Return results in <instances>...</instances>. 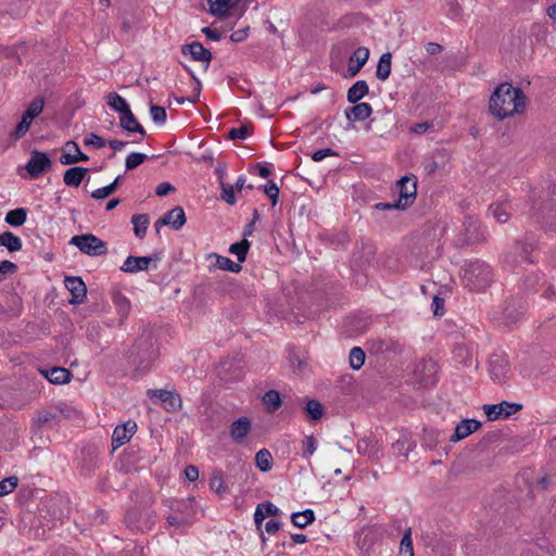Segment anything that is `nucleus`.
Returning a JSON list of instances; mask_svg holds the SVG:
<instances>
[{
  "label": "nucleus",
  "instance_id": "nucleus-1",
  "mask_svg": "<svg viewBox=\"0 0 556 556\" xmlns=\"http://www.w3.org/2000/svg\"><path fill=\"white\" fill-rule=\"evenodd\" d=\"M526 108L523 91L509 83L498 85L490 97L489 110L498 121L520 114Z\"/></svg>",
  "mask_w": 556,
  "mask_h": 556
},
{
  "label": "nucleus",
  "instance_id": "nucleus-2",
  "mask_svg": "<svg viewBox=\"0 0 556 556\" xmlns=\"http://www.w3.org/2000/svg\"><path fill=\"white\" fill-rule=\"evenodd\" d=\"M128 363L134 367L132 379L140 378L146 374L153 361V343L150 336L136 340L132 350L127 355Z\"/></svg>",
  "mask_w": 556,
  "mask_h": 556
},
{
  "label": "nucleus",
  "instance_id": "nucleus-3",
  "mask_svg": "<svg viewBox=\"0 0 556 556\" xmlns=\"http://www.w3.org/2000/svg\"><path fill=\"white\" fill-rule=\"evenodd\" d=\"M463 281L471 291H483L493 281V273L489 264L475 260L464 267Z\"/></svg>",
  "mask_w": 556,
  "mask_h": 556
},
{
  "label": "nucleus",
  "instance_id": "nucleus-4",
  "mask_svg": "<svg viewBox=\"0 0 556 556\" xmlns=\"http://www.w3.org/2000/svg\"><path fill=\"white\" fill-rule=\"evenodd\" d=\"M394 190L399 193V199L395 201V206L399 211H406L413 205L417 197V178L415 175H405L401 177Z\"/></svg>",
  "mask_w": 556,
  "mask_h": 556
},
{
  "label": "nucleus",
  "instance_id": "nucleus-5",
  "mask_svg": "<svg viewBox=\"0 0 556 556\" xmlns=\"http://www.w3.org/2000/svg\"><path fill=\"white\" fill-rule=\"evenodd\" d=\"M80 475L91 477L101 465L100 451L96 445L84 446L75 458Z\"/></svg>",
  "mask_w": 556,
  "mask_h": 556
},
{
  "label": "nucleus",
  "instance_id": "nucleus-6",
  "mask_svg": "<svg viewBox=\"0 0 556 556\" xmlns=\"http://www.w3.org/2000/svg\"><path fill=\"white\" fill-rule=\"evenodd\" d=\"M70 244L77 247L83 253L90 256L104 255L108 252L106 243L92 233L72 237Z\"/></svg>",
  "mask_w": 556,
  "mask_h": 556
},
{
  "label": "nucleus",
  "instance_id": "nucleus-7",
  "mask_svg": "<svg viewBox=\"0 0 556 556\" xmlns=\"http://www.w3.org/2000/svg\"><path fill=\"white\" fill-rule=\"evenodd\" d=\"M488 365L489 375L494 382L503 384L508 380L510 365L505 353L491 354Z\"/></svg>",
  "mask_w": 556,
  "mask_h": 556
},
{
  "label": "nucleus",
  "instance_id": "nucleus-8",
  "mask_svg": "<svg viewBox=\"0 0 556 556\" xmlns=\"http://www.w3.org/2000/svg\"><path fill=\"white\" fill-rule=\"evenodd\" d=\"M147 395L153 403L161 404L162 407L169 413L178 412L182 406L180 395L174 391L149 389Z\"/></svg>",
  "mask_w": 556,
  "mask_h": 556
},
{
  "label": "nucleus",
  "instance_id": "nucleus-9",
  "mask_svg": "<svg viewBox=\"0 0 556 556\" xmlns=\"http://www.w3.org/2000/svg\"><path fill=\"white\" fill-rule=\"evenodd\" d=\"M51 160L45 152L34 150L30 153V157L25 166L30 178L36 179L43 173H47L51 168Z\"/></svg>",
  "mask_w": 556,
  "mask_h": 556
},
{
  "label": "nucleus",
  "instance_id": "nucleus-10",
  "mask_svg": "<svg viewBox=\"0 0 556 556\" xmlns=\"http://www.w3.org/2000/svg\"><path fill=\"white\" fill-rule=\"evenodd\" d=\"M533 251V247L531 243L516 241L515 244L510 248V250L506 253L505 260L513 266H518L523 263H533L531 258V253Z\"/></svg>",
  "mask_w": 556,
  "mask_h": 556
},
{
  "label": "nucleus",
  "instance_id": "nucleus-11",
  "mask_svg": "<svg viewBox=\"0 0 556 556\" xmlns=\"http://www.w3.org/2000/svg\"><path fill=\"white\" fill-rule=\"evenodd\" d=\"M522 408V405L519 403H510L503 401L498 404H485L483 405L484 414L488 419L493 421L498 418H508L513 414L519 412Z\"/></svg>",
  "mask_w": 556,
  "mask_h": 556
},
{
  "label": "nucleus",
  "instance_id": "nucleus-12",
  "mask_svg": "<svg viewBox=\"0 0 556 556\" xmlns=\"http://www.w3.org/2000/svg\"><path fill=\"white\" fill-rule=\"evenodd\" d=\"M160 260L161 256L157 253L149 256L129 255L121 266V270L127 274H136L138 271L148 270L152 262H157Z\"/></svg>",
  "mask_w": 556,
  "mask_h": 556
},
{
  "label": "nucleus",
  "instance_id": "nucleus-13",
  "mask_svg": "<svg viewBox=\"0 0 556 556\" xmlns=\"http://www.w3.org/2000/svg\"><path fill=\"white\" fill-rule=\"evenodd\" d=\"M64 285L72 295L68 300L70 304L77 305L85 302L87 298V287L81 277H66L64 279Z\"/></svg>",
  "mask_w": 556,
  "mask_h": 556
},
{
  "label": "nucleus",
  "instance_id": "nucleus-14",
  "mask_svg": "<svg viewBox=\"0 0 556 556\" xmlns=\"http://www.w3.org/2000/svg\"><path fill=\"white\" fill-rule=\"evenodd\" d=\"M252 430V421L249 417L237 418L229 426V435L235 444H242Z\"/></svg>",
  "mask_w": 556,
  "mask_h": 556
},
{
  "label": "nucleus",
  "instance_id": "nucleus-15",
  "mask_svg": "<svg viewBox=\"0 0 556 556\" xmlns=\"http://www.w3.org/2000/svg\"><path fill=\"white\" fill-rule=\"evenodd\" d=\"M181 53L184 55H190L192 61L205 63V68L208 67L213 59L212 52L204 48V46L199 41H192L191 43L181 46Z\"/></svg>",
  "mask_w": 556,
  "mask_h": 556
},
{
  "label": "nucleus",
  "instance_id": "nucleus-16",
  "mask_svg": "<svg viewBox=\"0 0 556 556\" xmlns=\"http://www.w3.org/2000/svg\"><path fill=\"white\" fill-rule=\"evenodd\" d=\"M136 430L137 424L132 420H127L123 425L116 426L112 434L113 450L126 444L131 439Z\"/></svg>",
  "mask_w": 556,
  "mask_h": 556
},
{
  "label": "nucleus",
  "instance_id": "nucleus-17",
  "mask_svg": "<svg viewBox=\"0 0 556 556\" xmlns=\"http://www.w3.org/2000/svg\"><path fill=\"white\" fill-rule=\"evenodd\" d=\"M155 513L148 514L146 520H141V513L137 509H130L125 515V523L128 528L144 531L150 530L154 525Z\"/></svg>",
  "mask_w": 556,
  "mask_h": 556
},
{
  "label": "nucleus",
  "instance_id": "nucleus-18",
  "mask_svg": "<svg viewBox=\"0 0 556 556\" xmlns=\"http://www.w3.org/2000/svg\"><path fill=\"white\" fill-rule=\"evenodd\" d=\"M88 160L89 156L80 151L79 146L75 141L71 140L63 147L60 163L63 165H72L78 162H87Z\"/></svg>",
  "mask_w": 556,
  "mask_h": 556
},
{
  "label": "nucleus",
  "instance_id": "nucleus-19",
  "mask_svg": "<svg viewBox=\"0 0 556 556\" xmlns=\"http://www.w3.org/2000/svg\"><path fill=\"white\" fill-rule=\"evenodd\" d=\"M356 450L359 455L367 456L371 459H378L380 457L382 446L374 435H368L357 441Z\"/></svg>",
  "mask_w": 556,
  "mask_h": 556
},
{
  "label": "nucleus",
  "instance_id": "nucleus-20",
  "mask_svg": "<svg viewBox=\"0 0 556 556\" xmlns=\"http://www.w3.org/2000/svg\"><path fill=\"white\" fill-rule=\"evenodd\" d=\"M372 113V108L367 102L355 103L353 106L348 108L344 112L346 119L350 122L346 129L354 127V122H363L367 119Z\"/></svg>",
  "mask_w": 556,
  "mask_h": 556
},
{
  "label": "nucleus",
  "instance_id": "nucleus-21",
  "mask_svg": "<svg viewBox=\"0 0 556 556\" xmlns=\"http://www.w3.org/2000/svg\"><path fill=\"white\" fill-rule=\"evenodd\" d=\"M279 514H280L279 508L277 506H275L273 503H270V502L260 503L256 506V509L254 511V522H255L256 528L260 531H262L261 528H262V523H263L264 519L268 516H278ZM261 538L264 542L265 536H264L263 532H261Z\"/></svg>",
  "mask_w": 556,
  "mask_h": 556
},
{
  "label": "nucleus",
  "instance_id": "nucleus-22",
  "mask_svg": "<svg viewBox=\"0 0 556 556\" xmlns=\"http://www.w3.org/2000/svg\"><path fill=\"white\" fill-rule=\"evenodd\" d=\"M161 224H166L174 230H180L186 224V214L181 206L177 205L161 217Z\"/></svg>",
  "mask_w": 556,
  "mask_h": 556
},
{
  "label": "nucleus",
  "instance_id": "nucleus-23",
  "mask_svg": "<svg viewBox=\"0 0 556 556\" xmlns=\"http://www.w3.org/2000/svg\"><path fill=\"white\" fill-rule=\"evenodd\" d=\"M369 58V50L366 47H358L350 56L348 72L351 77L358 74Z\"/></svg>",
  "mask_w": 556,
  "mask_h": 556
},
{
  "label": "nucleus",
  "instance_id": "nucleus-24",
  "mask_svg": "<svg viewBox=\"0 0 556 556\" xmlns=\"http://www.w3.org/2000/svg\"><path fill=\"white\" fill-rule=\"evenodd\" d=\"M481 426L480 421L476 419H463L455 427L454 433L451 437V441H460L471 433H473Z\"/></svg>",
  "mask_w": 556,
  "mask_h": 556
},
{
  "label": "nucleus",
  "instance_id": "nucleus-25",
  "mask_svg": "<svg viewBox=\"0 0 556 556\" xmlns=\"http://www.w3.org/2000/svg\"><path fill=\"white\" fill-rule=\"evenodd\" d=\"M241 0H207L210 13L219 17H227Z\"/></svg>",
  "mask_w": 556,
  "mask_h": 556
},
{
  "label": "nucleus",
  "instance_id": "nucleus-26",
  "mask_svg": "<svg viewBox=\"0 0 556 556\" xmlns=\"http://www.w3.org/2000/svg\"><path fill=\"white\" fill-rule=\"evenodd\" d=\"M88 168L80 166H73L65 170L63 175V182L67 187L77 188L85 179Z\"/></svg>",
  "mask_w": 556,
  "mask_h": 556
},
{
  "label": "nucleus",
  "instance_id": "nucleus-27",
  "mask_svg": "<svg viewBox=\"0 0 556 556\" xmlns=\"http://www.w3.org/2000/svg\"><path fill=\"white\" fill-rule=\"evenodd\" d=\"M119 126L128 132H138L141 136L146 135L144 128L138 123L131 110L121 114Z\"/></svg>",
  "mask_w": 556,
  "mask_h": 556
},
{
  "label": "nucleus",
  "instance_id": "nucleus-28",
  "mask_svg": "<svg viewBox=\"0 0 556 556\" xmlns=\"http://www.w3.org/2000/svg\"><path fill=\"white\" fill-rule=\"evenodd\" d=\"M22 313V303L18 296H12L5 304L0 303V320L17 317Z\"/></svg>",
  "mask_w": 556,
  "mask_h": 556
},
{
  "label": "nucleus",
  "instance_id": "nucleus-29",
  "mask_svg": "<svg viewBox=\"0 0 556 556\" xmlns=\"http://www.w3.org/2000/svg\"><path fill=\"white\" fill-rule=\"evenodd\" d=\"M369 92V87L365 80L355 81L348 90L346 100L351 104L357 103Z\"/></svg>",
  "mask_w": 556,
  "mask_h": 556
},
{
  "label": "nucleus",
  "instance_id": "nucleus-30",
  "mask_svg": "<svg viewBox=\"0 0 556 556\" xmlns=\"http://www.w3.org/2000/svg\"><path fill=\"white\" fill-rule=\"evenodd\" d=\"M415 446V441H413L408 434H403L392 444V450L396 455L407 458L409 452L413 451Z\"/></svg>",
  "mask_w": 556,
  "mask_h": 556
},
{
  "label": "nucleus",
  "instance_id": "nucleus-31",
  "mask_svg": "<svg viewBox=\"0 0 556 556\" xmlns=\"http://www.w3.org/2000/svg\"><path fill=\"white\" fill-rule=\"evenodd\" d=\"M45 376L53 384H63L71 380L72 372L63 367H52L45 372Z\"/></svg>",
  "mask_w": 556,
  "mask_h": 556
},
{
  "label": "nucleus",
  "instance_id": "nucleus-32",
  "mask_svg": "<svg viewBox=\"0 0 556 556\" xmlns=\"http://www.w3.org/2000/svg\"><path fill=\"white\" fill-rule=\"evenodd\" d=\"M0 247H5L9 252H17L22 249L23 243L18 236L11 231L0 233Z\"/></svg>",
  "mask_w": 556,
  "mask_h": 556
},
{
  "label": "nucleus",
  "instance_id": "nucleus-33",
  "mask_svg": "<svg viewBox=\"0 0 556 556\" xmlns=\"http://www.w3.org/2000/svg\"><path fill=\"white\" fill-rule=\"evenodd\" d=\"M315 520V513L313 509L307 508L303 511H296L291 515V522L294 527L305 528Z\"/></svg>",
  "mask_w": 556,
  "mask_h": 556
},
{
  "label": "nucleus",
  "instance_id": "nucleus-34",
  "mask_svg": "<svg viewBox=\"0 0 556 556\" xmlns=\"http://www.w3.org/2000/svg\"><path fill=\"white\" fill-rule=\"evenodd\" d=\"M185 70L190 74L193 83H194V87H193V96L191 97H176L175 100L178 104H184L186 101L188 102H191V103H195L199 101V98H200V93H201V88H202V85H201V81L200 79L195 76L194 72L184 65Z\"/></svg>",
  "mask_w": 556,
  "mask_h": 556
},
{
  "label": "nucleus",
  "instance_id": "nucleus-35",
  "mask_svg": "<svg viewBox=\"0 0 556 556\" xmlns=\"http://www.w3.org/2000/svg\"><path fill=\"white\" fill-rule=\"evenodd\" d=\"M210 256L215 257V260H216L215 267H217L219 269L227 270V271L235 273V274L240 273L242 269L241 264L231 261L227 256H223V255H219L216 253H213Z\"/></svg>",
  "mask_w": 556,
  "mask_h": 556
},
{
  "label": "nucleus",
  "instance_id": "nucleus-36",
  "mask_svg": "<svg viewBox=\"0 0 556 556\" xmlns=\"http://www.w3.org/2000/svg\"><path fill=\"white\" fill-rule=\"evenodd\" d=\"M106 104L113 109L114 111L118 112L119 114H123L130 110L129 104L127 101L117 92H110L106 97Z\"/></svg>",
  "mask_w": 556,
  "mask_h": 556
},
{
  "label": "nucleus",
  "instance_id": "nucleus-37",
  "mask_svg": "<svg viewBox=\"0 0 556 556\" xmlns=\"http://www.w3.org/2000/svg\"><path fill=\"white\" fill-rule=\"evenodd\" d=\"M112 300H113L116 312L119 315L121 319L122 320L126 319L128 317V315L130 313V308H131L129 300L121 292H116L113 295Z\"/></svg>",
  "mask_w": 556,
  "mask_h": 556
},
{
  "label": "nucleus",
  "instance_id": "nucleus-38",
  "mask_svg": "<svg viewBox=\"0 0 556 556\" xmlns=\"http://www.w3.org/2000/svg\"><path fill=\"white\" fill-rule=\"evenodd\" d=\"M27 219V210L24 207H17L11 210L5 215V223L12 227H20L25 224Z\"/></svg>",
  "mask_w": 556,
  "mask_h": 556
},
{
  "label": "nucleus",
  "instance_id": "nucleus-39",
  "mask_svg": "<svg viewBox=\"0 0 556 556\" xmlns=\"http://www.w3.org/2000/svg\"><path fill=\"white\" fill-rule=\"evenodd\" d=\"M391 59L392 55L390 52L383 53L378 62L377 70H376V76L380 80H386L389 78L391 74Z\"/></svg>",
  "mask_w": 556,
  "mask_h": 556
},
{
  "label": "nucleus",
  "instance_id": "nucleus-40",
  "mask_svg": "<svg viewBox=\"0 0 556 556\" xmlns=\"http://www.w3.org/2000/svg\"><path fill=\"white\" fill-rule=\"evenodd\" d=\"M250 247L251 242L247 238H243L241 241L235 242L230 245L229 253L236 255L238 263L241 264L245 262Z\"/></svg>",
  "mask_w": 556,
  "mask_h": 556
},
{
  "label": "nucleus",
  "instance_id": "nucleus-41",
  "mask_svg": "<svg viewBox=\"0 0 556 556\" xmlns=\"http://www.w3.org/2000/svg\"><path fill=\"white\" fill-rule=\"evenodd\" d=\"M131 224L134 225L135 236L142 239L147 233L149 216L147 214H135L131 216Z\"/></svg>",
  "mask_w": 556,
  "mask_h": 556
},
{
  "label": "nucleus",
  "instance_id": "nucleus-42",
  "mask_svg": "<svg viewBox=\"0 0 556 556\" xmlns=\"http://www.w3.org/2000/svg\"><path fill=\"white\" fill-rule=\"evenodd\" d=\"M255 465L263 472H267L271 469L273 456L267 448H261L255 454Z\"/></svg>",
  "mask_w": 556,
  "mask_h": 556
},
{
  "label": "nucleus",
  "instance_id": "nucleus-43",
  "mask_svg": "<svg viewBox=\"0 0 556 556\" xmlns=\"http://www.w3.org/2000/svg\"><path fill=\"white\" fill-rule=\"evenodd\" d=\"M489 213L500 224L506 223L510 217V213L507 211V203L504 202L491 204Z\"/></svg>",
  "mask_w": 556,
  "mask_h": 556
},
{
  "label": "nucleus",
  "instance_id": "nucleus-44",
  "mask_svg": "<svg viewBox=\"0 0 556 556\" xmlns=\"http://www.w3.org/2000/svg\"><path fill=\"white\" fill-rule=\"evenodd\" d=\"M263 402L264 405L266 406V410L268 413H274L281 406L280 393L276 390H269L265 392L263 396Z\"/></svg>",
  "mask_w": 556,
  "mask_h": 556
},
{
  "label": "nucleus",
  "instance_id": "nucleus-45",
  "mask_svg": "<svg viewBox=\"0 0 556 556\" xmlns=\"http://www.w3.org/2000/svg\"><path fill=\"white\" fill-rule=\"evenodd\" d=\"M121 179L122 176L119 175L111 184L93 190L91 192V197L96 200H102L110 197L117 190Z\"/></svg>",
  "mask_w": 556,
  "mask_h": 556
},
{
  "label": "nucleus",
  "instance_id": "nucleus-46",
  "mask_svg": "<svg viewBox=\"0 0 556 556\" xmlns=\"http://www.w3.org/2000/svg\"><path fill=\"white\" fill-rule=\"evenodd\" d=\"M306 416L312 420H318L323 417L324 407L317 400H308L304 407Z\"/></svg>",
  "mask_w": 556,
  "mask_h": 556
},
{
  "label": "nucleus",
  "instance_id": "nucleus-47",
  "mask_svg": "<svg viewBox=\"0 0 556 556\" xmlns=\"http://www.w3.org/2000/svg\"><path fill=\"white\" fill-rule=\"evenodd\" d=\"M163 503L169 507L172 515H188L190 505L185 500L170 498Z\"/></svg>",
  "mask_w": 556,
  "mask_h": 556
},
{
  "label": "nucleus",
  "instance_id": "nucleus-48",
  "mask_svg": "<svg viewBox=\"0 0 556 556\" xmlns=\"http://www.w3.org/2000/svg\"><path fill=\"white\" fill-rule=\"evenodd\" d=\"M365 357H366L365 352L362 348H359V346L352 348V350L350 351V355H349L350 366L354 370L361 369L365 363Z\"/></svg>",
  "mask_w": 556,
  "mask_h": 556
},
{
  "label": "nucleus",
  "instance_id": "nucleus-49",
  "mask_svg": "<svg viewBox=\"0 0 556 556\" xmlns=\"http://www.w3.org/2000/svg\"><path fill=\"white\" fill-rule=\"evenodd\" d=\"M33 121L34 119L31 117H27V115L23 113L22 119L15 126L14 130L11 132V137L15 140L24 137L26 132L29 130Z\"/></svg>",
  "mask_w": 556,
  "mask_h": 556
},
{
  "label": "nucleus",
  "instance_id": "nucleus-50",
  "mask_svg": "<svg viewBox=\"0 0 556 556\" xmlns=\"http://www.w3.org/2000/svg\"><path fill=\"white\" fill-rule=\"evenodd\" d=\"M453 353H454V358L458 363H460V364H463V365H465L467 367L472 365V356H471V354L469 353L468 349L465 345L457 344L455 346Z\"/></svg>",
  "mask_w": 556,
  "mask_h": 556
},
{
  "label": "nucleus",
  "instance_id": "nucleus-51",
  "mask_svg": "<svg viewBox=\"0 0 556 556\" xmlns=\"http://www.w3.org/2000/svg\"><path fill=\"white\" fill-rule=\"evenodd\" d=\"M148 160V155L141 152H131L127 155L125 161L126 170H131L139 165H141L144 161Z\"/></svg>",
  "mask_w": 556,
  "mask_h": 556
},
{
  "label": "nucleus",
  "instance_id": "nucleus-52",
  "mask_svg": "<svg viewBox=\"0 0 556 556\" xmlns=\"http://www.w3.org/2000/svg\"><path fill=\"white\" fill-rule=\"evenodd\" d=\"M318 443L314 435H306L302 441V457L309 458L317 450Z\"/></svg>",
  "mask_w": 556,
  "mask_h": 556
},
{
  "label": "nucleus",
  "instance_id": "nucleus-53",
  "mask_svg": "<svg viewBox=\"0 0 556 556\" xmlns=\"http://www.w3.org/2000/svg\"><path fill=\"white\" fill-rule=\"evenodd\" d=\"M43 106H45V101L42 98H35L27 106V109L25 110V114L27 115V117H31L33 119H35L37 116H39L42 111H43Z\"/></svg>",
  "mask_w": 556,
  "mask_h": 556
},
{
  "label": "nucleus",
  "instance_id": "nucleus-54",
  "mask_svg": "<svg viewBox=\"0 0 556 556\" xmlns=\"http://www.w3.org/2000/svg\"><path fill=\"white\" fill-rule=\"evenodd\" d=\"M150 116L155 124L164 125L167 118L166 110L161 105L151 104Z\"/></svg>",
  "mask_w": 556,
  "mask_h": 556
},
{
  "label": "nucleus",
  "instance_id": "nucleus-55",
  "mask_svg": "<svg viewBox=\"0 0 556 556\" xmlns=\"http://www.w3.org/2000/svg\"><path fill=\"white\" fill-rule=\"evenodd\" d=\"M263 190L265 194L269 198L271 205L275 206L279 199V188L277 184L274 180H268L264 185Z\"/></svg>",
  "mask_w": 556,
  "mask_h": 556
},
{
  "label": "nucleus",
  "instance_id": "nucleus-56",
  "mask_svg": "<svg viewBox=\"0 0 556 556\" xmlns=\"http://www.w3.org/2000/svg\"><path fill=\"white\" fill-rule=\"evenodd\" d=\"M400 554L403 556H414L413 540L410 529H408L401 540Z\"/></svg>",
  "mask_w": 556,
  "mask_h": 556
},
{
  "label": "nucleus",
  "instance_id": "nucleus-57",
  "mask_svg": "<svg viewBox=\"0 0 556 556\" xmlns=\"http://www.w3.org/2000/svg\"><path fill=\"white\" fill-rule=\"evenodd\" d=\"M18 267L15 263L4 260L0 262V282L4 281L9 276L15 274Z\"/></svg>",
  "mask_w": 556,
  "mask_h": 556
},
{
  "label": "nucleus",
  "instance_id": "nucleus-58",
  "mask_svg": "<svg viewBox=\"0 0 556 556\" xmlns=\"http://www.w3.org/2000/svg\"><path fill=\"white\" fill-rule=\"evenodd\" d=\"M210 486L218 494L226 491L223 472L220 470L215 471L210 479Z\"/></svg>",
  "mask_w": 556,
  "mask_h": 556
},
{
  "label": "nucleus",
  "instance_id": "nucleus-59",
  "mask_svg": "<svg viewBox=\"0 0 556 556\" xmlns=\"http://www.w3.org/2000/svg\"><path fill=\"white\" fill-rule=\"evenodd\" d=\"M252 134L251 129L247 125L240 127H233L229 130L228 138L230 140H244Z\"/></svg>",
  "mask_w": 556,
  "mask_h": 556
},
{
  "label": "nucleus",
  "instance_id": "nucleus-60",
  "mask_svg": "<svg viewBox=\"0 0 556 556\" xmlns=\"http://www.w3.org/2000/svg\"><path fill=\"white\" fill-rule=\"evenodd\" d=\"M219 185H220V189H222L220 198L226 203L233 205L237 201L236 195H235V187L232 185H229L226 182H222Z\"/></svg>",
  "mask_w": 556,
  "mask_h": 556
},
{
  "label": "nucleus",
  "instance_id": "nucleus-61",
  "mask_svg": "<svg viewBox=\"0 0 556 556\" xmlns=\"http://www.w3.org/2000/svg\"><path fill=\"white\" fill-rule=\"evenodd\" d=\"M18 479L16 477H9L0 481V496H4L14 491L17 486Z\"/></svg>",
  "mask_w": 556,
  "mask_h": 556
},
{
  "label": "nucleus",
  "instance_id": "nucleus-62",
  "mask_svg": "<svg viewBox=\"0 0 556 556\" xmlns=\"http://www.w3.org/2000/svg\"><path fill=\"white\" fill-rule=\"evenodd\" d=\"M378 350L379 351H382V352H401L402 351V346L399 342L394 341V340H381L379 341V346H378Z\"/></svg>",
  "mask_w": 556,
  "mask_h": 556
},
{
  "label": "nucleus",
  "instance_id": "nucleus-63",
  "mask_svg": "<svg viewBox=\"0 0 556 556\" xmlns=\"http://www.w3.org/2000/svg\"><path fill=\"white\" fill-rule=\"evenodd\" d=\"M84 143L86 146H92L96 149H101L106 144V141L102 137H100L93 132H90L84 139Z\"/></svg>",
  "mask_w": 556,
  "mask_h": 556
},
{
  "label": "nucleus",
  "instance_id": "nucleus-64",
  "mask_svg": "<svg viewBox=\"0 0 556 556\" xmlns=\"http://www.w3.org/2000/svg\"><path fill=\"white\" fill-rule=\"evenodd\" d=\"M166 521L170 527H180L189 523L188 515H167Z\"/></svg>",
  "mask_w": 556,
  "mask_h": 556
}]
</instances>
